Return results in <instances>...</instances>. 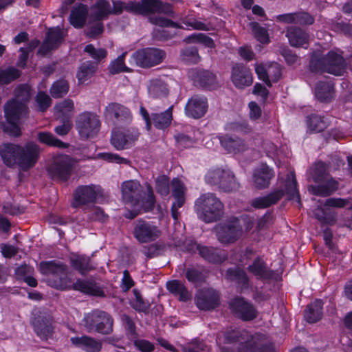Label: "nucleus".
Here are the masks:
<instances>
[{
  "instance_id": "54",
  "label": "nucleus",
  "mask_w": 352,
  "mask_h": 352,
  "mask_svg": "<svg viewBox=\"0 0 352 352\" xmlns=\"http://www.w3.org/2000/svg\"><path fill=\"white\" fill-rule=\"evenodd\" d=\"M126 52L122 53L116 59L111 63L108 69L111 74H116L120 72H126L129 71V69L125 65L124 58Z\"/></svg>"
},
{
  "instance_id": "37",
  "label": "nucleus",
  "mask_w": 352,
  "mask_h": 352,
  "mask_svg": "<svg viewBox=\"0 0 352 352\" xmlns=\"http://www.w3.org/2000/svg\"><path fill=\"white\" fill-rule=\"evenodd\" d=\"M339 49L331 50V75L341 76L346 72L347 63Z\"/></svg>"
},
{
  "instance_id": "43",
  "label": "nucleus",
  "mask_w": 352,
  "mask_h": 352,
  "mask_svg": "<svg viewBox=\"0 0 352 352\" xmlns=\"http://www.w3.org/2000/svg\"><path fill=\"white\" fill-rule=\"evenodd\" d=\"M87 15V6L83 4H80L78 6L72 9L70 14V23L75 28H80L85 23Z\"/></svg>"
},
{
  "instance_id": "3",
  "label": "nucleus",
  "mask_w": 352,
  "mask_h": 352,
  "mask_svg": "<svg viewBox=\"0 0 352 352\" xmlns=\"http://www.w3.org/2000/svg\"><path fill=\"white\" fill-rule=\"evenodd\" d=\"M285 190L278 188L264 197H256L252 200L251 205L255 208L262 209L276 204L285 193L289 201H292L296 207L301 208L302 204L300 193L297 189V181L294 172L287 174L284 184Z\"/></svg>"
},
{
  "instance_id": "58",
  "label": "nucleus",
  "mask_w": 352,
  "mask_h": 352,
  "mask_svg": "<svg viewBox=\"0 0 352 352\" xmlns=\"http://www.w3.org/2000/svg\"><path fill=\"white\" fill-rule=\"evenodd\" d=\"M248 332L244 329H234L225 333V340L227 343L233 344L238 343V344L245 339V336Z\"/></svg>"
},
{
  "instance_id": "7",
  "label": "nucleus",
  "mask_w": 352,
  "mask_h": 352,
  "mask_svg": "<svg viewBox=\"0 0 352 352\" xmlns=\"http://www.w3.org/2000/svg\"><path fill=\"white\" fill-rule=\"evenodd\" d=\"M31 97V88L29 85L23 84L17 86L14 90V98L9 100L4 106V113L10 120L16 119V112L27 115V103Z\"/></svg>"
},
{
  "instance_id": "30",
  "label": "nucleus",
  "mask_w": 352,
  "mask_h": 352,
  "mask_svg": "<svg viewBox=\"0 0 352 352\" xmlns=\"http://www.w3.org/2000/svg\"><path fill=\"white\" fill-rule=\"evenodd\" d=\"M286 36L292 46L307 48L305 45H308L309 35L305 30L296 26H289L286 29Z\"/></svg>"
},
{
  "instance_id": "53",
  "label": "nucleus",
  "mask_w": 352,
  "mask_h": 352,
  "mask_svg": "<svg viewBox=\"0 0 352 352\" xmlns=\"http://www.w3.org/2000/svg\"><path fill=\"white\" fill-rule=\"evenodd\" d=\"M21 76V72L11 67L6 69H0V85H6L16 80Z\"/></svg>"
},
{
  "instance_id": "6",
  "label": "nucleus",
  "mask_w": 352,
  "mask_h": 352,
  "mask_svg": "<svg viewBox=\"0 0 352 352\" xmlns=\"http://www.w3.org/2000/svg\"><path fill=\"white\" fill-rule=\"evenodd\" d=\"M100 117L92 111H84L79 113L75 119V127L80 138L87 140L95 138L100 130Z\"/></svg>"
},
{
  "instance_id": "8",
  "label": "nucleus",
  "mask_w": 352,
  "mask_h": 352,
  "mask_svg": "<svg viewBox=\"0 0 352 352\" xmlns=\"http://www.w3.org/2000/svg\"><path fill=\"white\" fill-rule=\"evenodd\" d=\"M83 325L89 333L97 332L109 335L113 331V320L105 311L94 310L86 314L83 318Z\"/></svg>"
},
{
  "instance_id": "15",
  "label": "nucleus",
  "mask_w": 352,
  "mask_h": 352,
  "mask_svg": "<svg viewBox=\"0 0 352 352\" xmlns=\"http://www.w3.org/2000/svg\"><path fill=\"white\" fill-rule=\"evenodd\" d=\"M160 234L161 232L158 228L148 221L138 220L134 223L133 234L140 243L155 241Z\"/></svg>"
},
{
  "instance_id": "44",
  "label": "nucleus",
  "mask_w": 352,
  "mask_h": 352,
  "mask_svg": "<svg viewBox=\"0 0 352 352\" xmlns=\"http://www.w3.org/2000/svg\"><path fill=\"white\" fill-rule=\"evenodd\" d=\"M97 63L92 61H85L82 63L76 74V78L80 83H84L89 80L96 72Z\"/></svg>"
},
{
  "instance_id": "57",
  "label": "nucleus",
  "mask_w": 352,
  "mask_h": 352,
  "mask_svg": "<svg viewBox=\"0 0 352 352\" xmlns=\"http://www.w3.org/2000/svg\"><path fill=\"white\" fill-rule=\"evenodd\" d=\"M186 43L198 42L210 48L214 47L213 40L203 33L192 34L184 40Z\"/></svg>"
},
{
  "instance_id": "42",
  "label": "nucleus",
  "mask_w": 352,
  "mask_h": 352,
  "mask_svg": "<svg viewBox=\"0 0 352 352\" xmlns=\"http://www.w3.org/2000/svg\"><path fill=\"white\" fill-rule=\"evenodd\" d=\"M172 109L173 107H170L164 112L152 113V124L158 129L167 128L173 120Z\"/></svg>"
},
{
  "instance_id": "39",
  "label": "nucleus",
  "mask_w": 352,
  "mask_h": 352,
  "mask_svg": "<svg viewBox=\"0 0 352 352\" xmlns=\"http://www.w3.org/2000/svg\"><path fill=\"white\" fill-rule=\"evenodd\" d=\"M225 276L226 279L236 282L243 289H248L250 286L247 274L239 267H230L228 269Z\"/></svg>"
},
{
  "instance_id": "47",
  "label": "nucleus",
  "mask_w": 352,
  "mask_h": 352,
  "mask_svg": "<svg viewBox=\"0 0 352 352\" xmlns=\"http://www.w3.org/2000/svg\"><path fill=\"white\" fill-rule=\"evenodd\" d=\"M38 139L45 144L50 146L65 148L68 147V144L65 143L50 132H40L38 133Z\"/></svg>"
},
{
  "instance_id": "13",
  "label": "nucleus",
  "mask_w": 352,
  "mask_h": 352,
  "mask_svg": "<svg viewBox=\"0 0 352 352\" xmlns=\"http://www.w3.org/2000/svg\"><path fill=\"white\" fill-rule=\"evenodd\" d=\"M74 164V162L69 155H60L54 160L47 171L53 179L66 182L72 175Z\"/></svg>"
},
{
  "instance_id": "36",
  "label": "nucleus",
  "mask_w": 352,
  "mask_h": 352,
  "mask_svg": "<svg viewBox=\"0 0 352 352\" xmlns=\"http://www.w3.org/2000/svg\"><path fill=\"white\" fill-rule=\"evenodd\" d=\"M135 14H148L164 12L163 3L160 0H142L135 2Z\"/></svg>"
},
{
  "instance_id": "60",
  "label": "nucleus",
  "mask_w": 352,
  "mask_h": 352,
  "mask_svg": "<svg viewBox=\"0 0 352 352\" xmlns=\"http://www.w3.org/2000/svg\"><path fill=\"white\" fill-rule=\"evenodd\" d=\"M166 249L164 243H156L148 246H144L142 250L147 258H153L160 255Z\"/></svg>"
},
{
  "instance_id": "59",
  "label": "nucleus",
  "mask_w": 352,
  "mask_h": 352,
  "mask_svg": "<svg viewBox=\"0 0 352 352\" xmlns=\"http://www.w3.org/2000/svg\"><path fill=\"white\" fill-rule=\"evenodd\" d=\"M307 125L310 130L321 132L327 127V122L320 116L312 115L308 118Z\"/></svg>"
},
{
  "instance_id": "22",
  "label": "nucleus",
  "mask_w": 352,
  "mask_h": 352,
  "mask_svg": "<svg viewBox=\"0 0 352 352\" xmlns=\"http://www.w3.org/2000/svg\"><path fill=\"white\" fill-rule=\"evenodd\" d=\"M231 80L238 89H244L250 86L253 82L251 70L241 63H236L232 66Z\"/></svg>"
},
{
  "instance_id": "56",
  "label": "nucleus",
  "mask_w": 352,
  "mask_h": 352,
  "mask_svg": "<svg viewBox=\"0 0 352 352\" xmlns=\"http://www.w3.org/2000/svg\"><path fill=\"white\" fill-rule=\"evenodd\" d=\"M249 25L257 41L264 44L270 42L267 30L265 28L260 26L256 22H251Z\"/></svg>"
},
{
  "instance_id": "24",
  "label": "nucleus",
  "mask_w": 352,
  "mask_h": 352,
  "mask_svg": "<svg viewBox=\"0 0 352 352\" xmlns=\"http://www.w3.org/2000/svg\"><path fill=\"white\" fill-rule=\"evenodd\" d=\"M315 216L320 223L325 244L330 249V198L325 200L323 207L318 206Z\"/></svg>"
},
{
  "instance_id": "32",
  "label": "nucleus",
  "mask_w": 352,
  "mask_h": 352,
  "mask_svg": "<svg viewBox=\"0 0 352 352\" xmlns=\"http://www.w3.org/2000/svg\"><path fill=\"white\" fill-rule=\"evenodd\" d=\"M70 341L73 345L87 352H100L102 347L100 340L88 336L73 337L71 338Z\"/></svg>"
},
{
  "instance_id": "23",
  "label": "nucleus",
  "mask_w": 352,
  "mask_h": 352,
  "mask_svg": "<svg viewBox=\"0 0 352 352\" xmlns=\"http://www.w3.org/2000/svg\"><path fill=\"white\" fill-rule=\"evenodd\" d=\"M63 40V32L60 28L57 27L49 29L45 40L38 51V54L42 56L47 55L51 51L57 49Z\"/></svg>"
},
{
  "instance_id": "40",
  "label": "nucleus",
  "mask_w": 352,
  "mask_h": 352,
  "mask_svg": "<svg viewBox=\"0 0 352 352\" xmlns=\"http://www.w3.org/2000/svg\"><path fill=\"white\" fill-rule=\"evenodd\" d=\"M148 91L149 95L155 98L166 97L169 92L167 84L160 78L150 80Z\"/></svg>"
},
{
  "instance_id": "52",
  "label": "nucleus",
  "mask_w": 352,
  "mask_h": 352,
  "mask_svg": "<svg viewBox=\"0 0 352 352\" xmlns=\"http://www.w3.org/2000/svg\"><path fill=\"white\" fill-rule=\"evenodd\" d=\"M56 111L60 113L65 119L72 118L74 111V102L71 99H65L55 106Z\"/></svg>"
},
{
  "instance_id": "18",
  "label": "nucleus",
  "mask_w": 352,
  "mask_h": 352,
  "mask_svg": "<svg viewBox=\"0 0 352 352\" xmlns=\"http://www.w3.org/2000/svg\"><path fill=\"white\" fill-rule=\"evenodd\" d=\"M309 70L315 74H330V52L318 49L310 54Z\"/></svg>"
},
{
  "instance_id": "48",
  "label": "nucleus",
  "mask_w": 352,
  "mask_h": 352,
  "mask_svg": "<svg viewBox=\"0 0 352 352\" xmlns=\"http://www.w3.org/2000/svg\"><path fill=\"white\" fill-rule=\"evenodd\" d=\"M15 117H16V119L10 120L5 113V117L8 122V124L4 126L3 130L5 132L10 134V135L19 137L21 135V129L19 127L17 123L21 118H23V117L26 116V115L16 112L15 113Z\"/></svg>"
},
{
  "instance_id": "31",
  "label": "nucleus",
  "mask_w": 352,
  "mask_h": 352,
  "mask_svg": "<svg viewBox=\"0 0 352 352\" xmlns=\"http://www.w3.org/2000/svg\"><path fill=\"white\" fill-rule=\"evenodd\" d=\"M274 173L266 164H261L254 171L253 181L255 186L262 189L269 186Z\"/></svg>"
},
{
  "instance_id": "62",
  "label": "nucleus",
  "mask_w": 352,
  "mask_h": 352,
  "mask_svg": "<svg viewBox=\"0 0 352 352\" xmlns=\"http://www.w3.org/2000/svg\"><path fill=\"white\" fill-rule=\"evenodd\" d=\"M186 278L190 283L195 285L200 284L204 280V275L202 270L195 267H190L186 270Z\"/></svg>"
},
{
  "instance_id": "27",
  "label": "nucleus",
  "mask_w": 352,
  "mask_h": 352,
  "mask_svg": "<svg viewBox=\"0 0 352 352\" xmlns=\"http://www.w3.org/2000/svg\"><path fill=\"white\" fill-rule=\"evenodd\" d=\"M221 145L229 153H240L248 151L250 148L245 140L235 136L226 134L219 138Z\"/></svg>"
},
{
  "instance_id": "17",
  "label": "nucleus",
  "mask_w": 352,
  "mask_h": 352,
  "mask_svg": "<svg viewBox=\"0 0 352 352\" xmlns=\"http://www.w3.org/2000/svg\"><path fill=\"white\" fill-rule=\"evenodd\" d=\"M195 302L197 307L203 311L215 309L220 303L219 294L211 288H204L197 291Z\"/></svg>"
},
{
  "instance_id": "51",
  "label": "nucleus",
  "mask_w": 352,
  "mask_h": 352,
  "mask_svg": "<svg viewBox=\"0 0 352 352\" xmlns=\"http://www.w3.org/2000/svg\"><path fill=\"white\" fill-rule=\"evenodd\" d=\"M181 60L188 64H195L200 60L198 50L196 47H187L181 50Z\"/></svg>"
},
{
  "instance_id": "12",
  "label": "nucleus",
  "mask_w": 352,
  "mask_h": 352,
  "mask_svg": "<svg viewBox=\"0 0 352 352\" xmlns=\"http://www.w3.org/2000/svg\"><path fill=\"white\" fill-rule=\"evenodd\" d=\"M215 230L217 239L223 244L234 243L239 239L243 232L240 221L237 218H232L217 225Z\"/></svg>"
},
{
  "instance_id": "34",
  "label": "nucleus",
  "mask_w": 352,
  "mask_h": 352,
  "mask_svg": "<svg viewBox=\"0 0 352 352\" xmlns=\"http://www.w3.org/2000/svg\"><path fill=\"white\" fill-rule=\"evenodd\" d=\"M197 250L199 254L209 263H220L227 258V255L223 250L214 247L197 245Z\"/></svg>"
},
{
  "instance_id": "64",
  "label": "nucleus",
  "mask_w": 352,
  "mask_h": 352,
  "mask_svg": "<svg viewBox=\"0 0 352 352\" xmlns=\"http://www.w3.org/2000/svg\"><path fill=\"white\" fill-rule=\"evenodd\" d=\"M35 100L38 110L42 112L45 111L52 104L51 98L44 91H39L37 94Z\"/></svg>"
},
{
  "instance_id": "11",
  "label": "nucleus",
  "mask_w": 352,
  "mask_h": 352,
  "mask_svg": "<svg viewBox=\"0 0 352 352\" xmlns=\"http://www.w3.org/2000/svg\"><path fill=\"white\" fill-rule=\"evenodd\" d=\"M166 57L164 50L155 47H146L133 52L131 61L142 68H150L160 64Z\"/></svg>"
},
{
  "instance_id": "21",
  "label": "nucleus",
  "mask_w": 352,
  "mask_h": 352,
  "mask_svg": "<svg viewBox=\"0 0 352 352\" xmlns=\"http://www.w3.org/2000/svg\"><path fill=\"white\" fill-rule=\"evenodd\" d=\"M106 119L114 124L129 123L132 120L130 110L126 107L117 102L109 104L104 112Z\"/></svg>"
},
{
  "instance_id": "20",
  "label": "nucleus",
  "mask_w": 352,
  "mask_h": 352,
  "mask_svg": "<svg viewBox=\"0 0 352 352\" xmlns=\"http://www.w3.org/2000/svg\"><path fill=\"white\" fill-rule=\"evenodd\" d=\"M232 313L245 321L254 320L257 316V311L254 305L243 298L236 297L230 303Z\"/></svg>"
},
{
  "instance_id": "1",
  "label": "nucleus",
  "mask_w": 352,
  "mask_h": 352,
  "mask_svg": "<svg viewBox=\"0 0 352 352\" xmlns=\"http://www.w3.org/2000/svg\"><path fill=\"white\" fill-rule=\"evenodd\" d=\"M39 267L43 274L52 276L53 278L52 286L56 288L60 289L72 288L88 295L104 296V292L100 284L92 277L87 279L78 278L70 286L68 267L61 262L56 261H42L40 263Z\"/></svg>"
},
{
  "instance_id": "4",
  "label": "nucleus",
  "mask_w": 352,
  "mask_h": 352,
  "mask_svg": "<svg viewBox=\"0 0 352 352\" xmlns=\"http://www.w3.org/2000/svg\"><path fill=\"white\" fill-rule=\"evenodd\" d=\"M195 208L198 217L205 223L217 221L223 214V203L210 192L201 195L196 200Z\"/></svg>"
},
{
  "instance_id": "19",
  "label": "nucleus",
  "mask_w": 352,
  "mask_h": 352,
  "mask_svg": "<svg viewBox=\"0 0 352 352\" xmlns=\"http://www.w3.org/2000/svg\"><path fill=\"white\" fill-rule=\"evenodd\" d=\"M140 133L136 129L113 131L111 143L117 150L126 149L138 140Z\"/></svg>"
},
{
  "instance_id": "41",
  "label": "nucleus",
  "mask_w": 352,
  "mask_h": 352,
  "mask_svg": "<svg viewBox=\"0 0 352 352\" xmlns=\"http://www.w3.org/2000/svg\"><path fill=\"white\" fill-rule=\"evenodd\" d=\"M322 301L316 300L309 304L305 311V318L309 323H314L320 320L322 316Z\"/></svg>"
},
{
  "instance_id": "2",
  "label": "nucleus",
  "mask_w": 352,
  "mask_h": 352,
  "mask_svg": "<svg viewBox=\"0 0 352 352\" xmlns=\"http://www.w3.org/2000/svg\"><path fill=\"white\" fill-rule=\"evenodd\" d=\"M39 147L30 142L22 147L12 143H5L0 146V156L8 167L19 165L23 170L33 167L38 159Z\"/></svg>"
},
{
  "instance_id": "5",
  "label": "nucleus",
  "mask_w": 352,
  "mask_h": 352,
  "mask_svg": "<svg viewBox=\"0 0 352 352\" xmlns=\"http://www.w3.org/2000/svg\"><path fill=\"white\" fill-rule=\"evenodd\" d=\"M310 175L318 185H310L308 191L317 196L327 197L330 195L329 167L327 164L318 162L310 169Z\"/></svg>"
},
{
  "instance_id": "49",
  "label": "nucleus",
  "mask_w": 352,
  "mask_h": 352,
  "mask_svg": "<svg viewBox=\"0 0 352 352\" xmlns=\"http://www.w3.org/2000/svg\"><path fill=\"white\" fill-rule=\"evenodd\" d=\"M133 293L135 299L131 302V306L138 312L148 314L151 306L149 302L143 299L138 289H134Z\"/></svg>"
},
{
  "instance_id": "33",
  "label": "nucleus",
  "mask_w": 352,
  "mask_h": 352,
  "mask_svg": "<svg viewBox=\"0 0 352 352\" xmlns=\"http://www.w3.org/2000/svg\"><path fill=\"white\" fill-rule=\"evenodd\" d=\"M248 270L259 280H270L275 276L274 272L269 269L266 263L259 257L248 266Z\"/></svg>"
},
{
  "instance_id": "29",
  "label": "nucleus",
  "mask_w": 352,
  "mask_h": 352,
  "mask_svg": "<svg viewBox=\"0 0 352 352\" xmlns=\"http://www.w3.org/2000/svg\"><path fill=\"white\" fill-rule=\"evenodd\" d=\"M32 325L34 332L41 340H47L52 337L54 327L50 318L41 316L35 317Z\"/></svg>"
},
{
  "instance_id": "55",
  "label": "nucleus",
  "mask_w": 352,
  "mask_h": 352,
  "mask_svg": "<svg viewBox=\"0 0 352 352\" xmlns=\"http://www.w3.org/2000/svg\"><path fill=\"white\" fill-rule=\"evenodd\" d=\"M135 1L123 2L120 1H113L111 14H120L124 10L135 14Z\"/></svg>"
},
{
  "instance_id": "50",
  "label": "nucleus",
  "mask_w": 352,
  "mask_h": 352,
  "mask_svg": "<svg viewBox=\"0 0 352 352\" xmlns=\"http://www.w3.org/2000/svg\"><path fill=\"white\" fill-rule=\"evenodd\" d=\"M315 96L320 102L330 101V85L327 82L319 81L315 88Z\"/></svg>"
},
{
  "instance_id": "16",
  "label": "nucleus",
  "mask_w": 352,
  "mask_h": 352,
  "mask_svg": "<svg viewBox=\"0 0 352 352\" xmlns=\"http://www.w3.org/2000/svg\"><path fill=\"white\" fill-rule=\"evenodd\" d=\"M123 201L131 206H138L143 197V188L139 182L129 180L122 184Z\"/></svg>"
},
{
  "instance_id": "28",
  "label": "nucleus",
  "mask_w": 352,
  "mask_h": 352,
  "mask_svg": "<svg viewBox=\"0 0 352 352\" xmlns=\"http://www.w3.org/2000/svg\"><path fill=\"white\" fill-rule=\"evenodd\" d=\"M172 195L175 199L171 206V215L175 220L178 219L179 212L178 209L183 206L185 203V186L178 179L172 181Z\"/></svg>"
},
{
  "instance_id": "45",
  "label": "nucleus",
  "mask_w": 352,
  "mask_h": 352,
  "mask_svg": "<svg viewBox=\"0 0 352 352\" xmlns=\"http://www.w3.org/2000/svg\"><path fill=\"white\" fill-rule=\"evenodd\" d=\"M94 15L98 19L106 18L111 14V6L107 0H98L93 6Z\"/></svg>"
},
{
  "instance_id": "61",
  "label": "nucleus",
  "mask_w": 352,
  "mask_h": 352,
  "mask_svg": "<svg viewBox=\"0 0 352 352\" xmlns=\"http://www.w3.org/2000/svg\"><path fill=\"white\" fill-rule=\"evenodd\" d=\"M84 51L88 53L89 56L96 61L95 63L97 64L104 59L107 56V52L105 49L96 48L91 44L87 45L85 47Z\"/></svg>"
},
{
  "instance_id": "9",
  "label": "nucleus",
  "mask_w": 352,
  "mask_h": 352,
  "mask_svg": "<svg viewBox=\"0 0 352 352\" xmlns=\"http://www.w3.org/2000/svg\"><path fill=\"white\" fill-rule=\"evenodd\" d=\"M205 179L208 184L217 186L224 192H232L239 188V184L230 170L221 168L210 170L207 172Z\"/></svg>"
},
{
  "instance_id": "35",
  "label": "nucleus",
  "mask_w": 352,
  "mask_h": 352,
  "mask_svg": "<svg viewBox=\"0 0 352 352\" xmlns=\"http://www.w3.org/2000/svg\"><path fill=\"white\" fill-rule=\"evenodd\" d=\"M71 267L81 275H86L95 270V267L89 256L82 254H72L69 257Z\"/></svg>"
},
{
  "instance_id": "14",
  "label": "nucleus",
  "mask_w": 352,
  "mask_h": 352,
  "mask_svg": "<svg viewBox=\"0 0 352 352\" xmlns=\"http://www.w3.org/2000/svg\"><path fill=\"white\" fill-rule=\"evenodd\" d=\"M236 352H274L272 344L267 343L263 334L249 333L236 346Z\"/></svg>"
},
{
  "instance_id": "10",
  "label": "nucleus",
  "mask_w": 352,
  "mask_h": 352,
  "mask_svg": "<svg viewBox=\"0 0 352 352\" xmlns=\"http://www.w3.org/2000/svg\"><path fill=\"white\" fill-rule=\"evenodd\" d=\"M103 190L99 185L90 184L78 186L74 192L72 206L74 208L86 207L94 204L99 197H102Z\"/></svg>"
},
{
  "instance_id": "26",
  "label": "nucleus",
  "mask_w": 352,
  "mask_h": 352,
  "mask_svg": "<svg viewBox=\"0 0 352 352\" xmlns=\"http://www.w3.org/2000/svg\"><path fill=\"white\" fill-rule=\"evenodd\" d=\"M195 86L214 89L218 87L216 76L208 70L192 69L190 73Z\"/></svg>"
},
{
  "instance_id": "63",
  "label": "nucleus",
  "mask_w": 352,
  "mask_h": 352,
  "mask_svg": "<svg viewBox=\"0 0 352 352\" xmlns=\"http://www.w3.org/2000/svg\"><path fill=\"white\" fill-rule=\"evenodd\" d=\"M184 352H208V346L202 341L195 340L183 346Z\"/></svg>"
},
{
  "instance_id": "25",
  "label": "nucleus",
  "mask_w": 352,
  "mask_h": 352,
  "mask_svg": "<svg viewBox=\"0 0 352 352\" xmlns=\"http://www.w3.org/2000/svg\"><path fill=\"white\" fill-rule=\"evenodd\" d=\"M208 107V100L206 97L195 95L186 103L185 113L190 118L199 119L206 114Z\"/></svg>"
},
{
  "instance_id": "46",
  "label": "nucleus",
  "mask_w": 352,
  "mask_h": 352,
  "mask_svg": "<svg viewBox=\"0 0 352 352\" xmlns=\"http://www.w3.org/2000/svg\"><path fill=\"white\" fill-rule=\"evenodd\" d=\"M69 89L68 82L65 79L55 81L51 86L50 93L54 98H60L65 96Z\"/></svg>"
},
{
  "instance_id": "38",
  "label": "nucleus",
  "mask_w": 352,
  "mask_h": 352,
  "mask_svg": "<svg viewBox=\"0 0 352 352\" xmlns=\"http://www.w3.org/2000/svg\"><path fill=\"white\" fill-rule=\"evenodd\" d=\"M167 289L179 297L180 301L186 302L191 299V294L184 283L179 280H173L166 283Z\"/></svg>"
}]
</instances>
